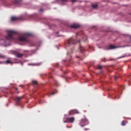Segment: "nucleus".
Returning <instances> with one entry per match:
<instances>
[{
	"mask_svg": "<svg viewBox=\"0 0 131 131\" xmlns=\"http://www.w3.org/2000/svg\"><path fill=\"white\" fill-rule=\"evenodd\" d=\"M32 34L30 33H26L25 34L24 36L19 37L18 38V40L19 41H22L23 42H29V40L27 39V36H31Z\"/></svg>",
	"mask_w": 131,
	"mask_h": 131,
	"instance_id": "1",
	"label": "nucleus"
},
{
	"mask_svg": "<svg viewBox=\"0 0 131 131\" xmlns=\"http://www.w3.org/2000/svg\"><path fill=\"white\" fill-rule=\"evenodd\" d=\"M16 33V32L13 30H9L7 32V36L6 37V39L7 40H10V39H13V35Z\"/></svg>",
	"mask_w": 131,
	"mask_h": 131,
	"instance_id": "2",
	"label": "nucleus"
},
{
	"mask_svg": "<svg viewBox=\"0 0 131 131\" xmlns=\"http://www.w3.org/2000/svg\"><path fill=\"white\" fill-rule=\"evenodd\" d=\"M75 43H77V41L73 37H71L68 40V45L69 46H74Z\"/></svg>",
	"mask_w": 131,
	"mask_h": 131,
	"instance_id": "3",
	"label": "nucleus"
},
{
	"mask_svg": "<svg viewBox=\"0 0 131 131\" xmlns=\"http://www.w3.org/2000/svg\"><path fill=\"white\" fill-rule=\"evenodd\" d=\"M74 120H75V118L73 117H72L70 118H67L66 119V120H63V122H64V123H66L67 122H69L70 123H73L74 122Z\"/></svg>",
	"mask_w": 131,
	"mask_h": 131,
	"instance_id": "4",
	"label": "nucleus"
},
{
	"mask_svg": "<svg viewBox=\"0 0 131 131\" xmlns=\"http://www.w3.org/2000/svg\"><path fill=\"white\" fill-rule=\"evenodd\" d=\"M24 97V96H23L21 97H16L15 101L16 106H19V103H20V102L21 101L22 99H23Z\"/></svg>",
	"mask_w": 131,
	"mask_h": 131,
	"instance_id": "5",
	"label": "nucleus"
},
{
	"mask_svg": "<svg viewBox=\"0 0 131 131\" xmlns=\"http://www.w3.org/2000/svg\"><path fill=\"white\" fill-rule=\"evenodd\" d=\"M74 114H79V112L76 110H73L69 112V115H74Z\"/></svg>",
	"mask_w": 131,
	"mask_h": 131,
	"instance_id": "6",
	"label": "nucleus"
},
{
	"mask_svg": "<svg viewBox=\"0 0 131 131\" xmlns=\"http://www.w3.org/2000/svg\"><path fill=\"white\" fill-rule=\"evenodd\" d=\"M117 48H124V46L123 47H115L114 45H110L107 48V50H113V49H117Z\"/></svg>",
	"mask_w": 131,
	"mask_h": 131,
	"instance_id": "7",
	"label": "nucleus"
},
{
	"mask_svg": "<svg viewBox=\"0 0 131 131\" xmlns=\"http://www.w3.org/2000/svg\"><path fill=\"white\" fill-rule=\"evenodd\" d=\"M86 122H88V120H86V119H82L80 121V125L82 127L84 126V125L86 124Z\"/></svg>",
	"mask_w": 131,
	"mask_h": 131,
	"instance_id": "8",
	"label": "nucleus"
},
{
	"mask_svg": "<svg viewBox=\"0 0 131 131\" xmlns=\"http://www.w3.org/2000/svg\"><path fill=\"white\" fill-rule=\"evenodd\" d=\"M14 55L15 56L17 57V58H22V57H23V54H22L18 52H15L14 53Z\"/></svg>",
	"mask_w": 131,
	"mask_h": 131,
	"instance_id": "9",
	"label": "nucleus"
},
{
	"mask_svg": "<svg viewBox=\"0 0 131 131\" xmlns=\"http://www.w3.org/2000/svg\"><path fill=\"white\" fill-rule=\"evenodd\" d=\"M70 28H75V29H76V28H79V27H80V26L78 24H73V25H72L71 26H70Z\"/></svg>",
	"mask_w": 131,
	"mask_h": 131,
	"instance_id": "10",
	"label": "nucleus"
},
{
	"mask_svg": "<svg viewBox=\"0 0 131 131\" xmlns=\"http://www.w3.org/2000/svg\"><path fill=\"white\" fill-rule=\"evenodd\" d=\"M21 3V0H14L13 3L14 5H20Z\"/></svg>",
	"mask_w": 131,
	"mask_h": 131,
	"instance_id": "11",
	"label": "nucleus"
},
{
	"mask_svg": "<svg viewBox=\"0 0 131 131\" xmlns=\"http://www.w3.org/2000/svg\"><path fill=\"white\" fill-rule=\"evenodd\" d=\"M17 20H19V17L13 16L11 17V21H17Z\"/></svg>",
	"mask_w": 131,
	"mask_h": 131,
	"instance_id": "12",
	"label": "nucleus"
},
{
	"mask_svg": "<svg viewBox=\"0 0 131 131\" xmlns=\"http://www.w3.org/2000/svg\"><path fill=\"white\" fill-rule=\"evenodd\" d=\"M126 123H127V121L124 120L121 122V125L123 126H124V125H126Z\"/></svg>",
	"mask_w": 131,
	"mask_h": 131,
	"instance_id": "13",
	"label": "nucleus"
},
{
	"mask_svg": "<svg viewBox=\"0 0 131 131\" xmlns=\"http://www.w3.org/2000/svg\"><path fill=\"white\" fill-rule=\"evenodd\" d=\"M80 51L81 53H83V51H84V48L81 47V45H80Z\"/></svg>",
	"mask_w": 131,
	"mask_h": 131,
	"instance_id": "14",
	"label": "nucleus"
},
{
	"mask_svg": "<svg viewBox=\"0 0 131 131\" xmlns=\"http://www.w3.org/2000/svg\"><path fill=\"white\" fill-rule=\"evenodd\" d=\"M92 8L93 9H97V8H98V5H96V4L93 5Z\"/></svg>",
	"mask_w": 131,
	"mask_h": 131,
	"instance_id": "15",
	"label": "nucleus"
},
{
	"mask_svg": "<svg viewBox=\"0 0 131 131\" xmlns=\"http://www.w3.org/2000/svg\"><path fill=\"white\" fill-rule=\"evenodd\" d=\"M4 58H6V56L2 54H0V59H4Z\"/></svg>",
	"mask_w": 131,
	"mask_h": 131,
	"instance_id": "16",
	"label": "nucleus"
},
{
	"mask_svg": "<svg viewBox=\"0 0 131 131\" xmlns=\"http://www.w3.org/2000/svg\"><path fill=\"white\" fill-rule=\"evenodd\" d=\"M32 83H33V84H37V81L33 80Z\"/></svg>",
	"mask_w": 131,
	"mask_h": 131,
	"instance_id": "17",
	"label": "nucleus"
},
{
	"mask_svg": "<svg viewBox=\"0 0 131 131\" xmlns=\"http://www.w3.org/2000/svg\"><path fill=\"white\" fill-rule=\"evenodd\" d=\"M6 63H7V64H10V63H11V60H6Z\"/></svg>",
	"mask_w": 131,
	"mask_h": 131,
	"instance_id": "18",
	"label": "nucleus"
},
{
	"mask_svg": "<svg viewBox=\"0 0 131 131\" xmlns=\"http://www.w3.org/2000/svg\"><path fill=\"white\" fill-rule=\"evenodd\" d=\"M102 68H103V67H102V66H98V69H102Z\"/></svg>",
	"mask_w": 131,
	"mask_h": 131,
	"instance_id": "19",
	"label": "nucleus"
},
{
	"mask_svg": "<svg viewBox=\"0 0 131 131\" xmlns=\"http://www.w3.org/2000/svg\"><path fill=\"white\" fill-rule=\"evenodd\" d=\"M85 40H83L84 41H86V40H88V37L86 36H84Z\"/></svg>",
	"mask_w": 131,
	"mask_h": 131,
	"instance_id": "20",
	"label": "nucleus"
},
{
	"mask_svg": "<svg viewBox=\"0 0 131 131\" xmlns=\"http://www.w3.org/2000/svg\"><path fill=\"white\" fill-rule=\"evenodd\" d=\"M115 80H117V79H118V76H115Z\"/></svg>",
	"mask_w": 131,
	"mask_h": 131,
	"instance_id": "21",
	"label": "nucleus"
},
{
	"mask_svg": "<svg viewBox=\"0 0 131 131\" xmlns=\"http://www.w3.org/2000/svg\"><path fill=\"white\" fill-rule=\"evenodd\" d=\"M34 65H36L37 66H39V65H40V63H35Z\"/></svg>",
	"mask_w": 131,
	"mask_h": 131,
	"instance_id": "22",
	"label": "nucleus"
},
{
	"mask_svg": "<svg viewBox=\"0 0 131 131\" xmlns=\"http://www.w3.org/2000/svg\"><path fill=\"white\" fill-rule=\"evenodd\" d=\"M39 12H43V9H39Z\"/></svg>",
	"mask_w": 131,
	"mask_h": 131,
	"instance_id": "23",
	"label": "nucleus"
},
{
	"mask_svg": "<svg viewBox=\"0 0 131 131\" xmlns=\"http://www.w3.org/2000/svg\"><path fill=\"white\" fill-rule=\"evenodd\" d=\"M71 2H73L74 3H75V2H76L77 0H71Z\"/></svg>",
	"mask_w": 131,
	"mask_h": 131,
	"instance_id": "24",
	"label": "nucleus"
},
{
	"mask_svg": "<svg viewBox=\"0 0 131 131\" xmlns=\"http://www.w3.org/2000/svg\"><path fill=\"white\" fill-rule=\"evenodd\" d=\"M61 2H67V0H60Z\"/></svg>",
	"mask_w": 131,
	"mask_h": 131,
	"instance_id": "25",
	"label": "nucleus"
},
{
	"mask_svg": "<svg viewBox=\"0 0 131 131\" xmlns=\"http://www.w3.org/2000/svg\"><path fill=\"white\" fill-rule=\"evenodd\" d=\"M51 95H55V93L54 92H52Z\"/></svg>",
	"mask_w": 131,
	"mask_h": 131,
	"instance_id": "26",
	"label": "nucleus"
},
{
	"mask_svg": "<svg viewBox=\"0 0 131 131\" xmlns=\"http://www.w3.org/2000/svg\"><path fill=\"white\" fill-rule=\"evenodd\" d=\"M89 129H89V128H85L84 129L85 130H89Z\"/></svg>",
	"mask_w": 131,
	"mask_h": 131,
	"instance_id": "27",
	"label": "nucleus"
},
{
	"mask_svg": "<svg viewBox=\"0 0 131 131\" xmlns=\"http://www.w3.org/2000/svg\"><path fill=\"white\" fill-rule=\"evenodd\" d=\"M124 57L122 56V57H119V59H120V58H124Z\"/></svg>",
	"mask_w": 131,
	"mask_h": 131,
	"instance_id": "28",
	"label": "nucleus"
},
{
	"mask_svg": "<svg viewBox=\"0 0 131 131\" xmlns=\"http://www.w3.org/2000/svg\"><path fill=\"white\" fill-rule=\"evenodd\" d=\"M56 66H57H57H59V63H57V64H56Z\"/></svg>",
	"mask_w": 131,
	"mask_h": 131,
	"instance_id": "29",
	"label": "nucleus"
},
{
	"mask_svg": "<svg viewBox=\"0 0 131 131\" xmlns=\"http://www.w3.org/2000/svg\"><path fill=\"white\" fill-rule=\"evenodd\" d=\"M89 49H91V46H89Z\"/></svg>",
	"mask_w": 131,
	"mask_h": 131,
	"instance_id": "30",
	"label": "nucleus"
},
{
	"mask_svg": "<svg viewBox=\"0 0 131 131\" xmlns=\"http://www.w3.org/2000/svg\"><path fill=\"white\" fill-rule=\"evenodd\" d=\"M57 34H58V33H59V32H57Z\"/></svg>",
	"mask_w": 131,
	"mask_h": 131,
	"instance_id": "31",
	"label": "nucleus"
},
{
	"mask_svg": "<svg viewBox=\"0 0 131 131\" xmlns=\"http://www.w3.org/2000/svg\"><path fill=\"white\" fill-rule=\"evenodd\" d=\"M67 127H69V126H67Z\"/></svg>",
	"mask_w": 131,
	"mask_h": 131,
	"instance_id": "32",
	"label": "nucleus"
},
{
	"mask_svg": "<svg viewBox=\"0 0 131 131\" xmlns=\"http://www.w3.org/2000/svg\"><path fill=\"white\" fill-rule=\"evenodd\" d=\"M79 42H80V41H79Z\"/></svg>",
	"mask_w": 131,
	"mask_h": 131,
	"instance_id": "33",
	"label": "nucleus"
}]
</instances>
